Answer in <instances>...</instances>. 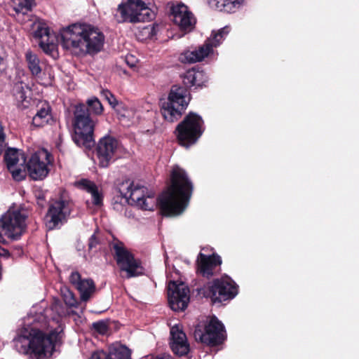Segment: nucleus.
Returning a JSON list of instances; mask_svg holds the SVG:
<instances>
[{
    "label": "nucleus",
    "instance_id": "412c9836",
    "mask_svg": "<svg viewBox=\"0 0 359 359\" xmlns=\"http://www.w3.org/2000/svg\"><path fill=\"white\" fill-rule=\"evenodd\" d=\"M130 351L126 346L119 343L111 344L109 353L103 351H97L91 354L89 359H131Z\"/></svg>",
    "mask_w": 359,
    "mask_h": 359
},
{
    "label": "nucleus",
    "instance_id": "ddd939ff",
    "mask_svg": "<svg viewBox=\"0 0 359 359\" xmlns=\"http://www.w3.org/2000/svg\"><path fill=\"white\" fill-rule=\"evenodd\" d=\"M168 298L172 310L184 311L189 302V289L183 282L171 280L168 285Z\"/></svg>",
    "mask_w": 359,
    "mask_h": 359
},
{
    "label": "nucleus",
    "instance_id": "2f4dec72",
    "mask_svg": "<svg viewBox=\"0 0 359 359\" xmlns=\"http://www.w3.org/2000/svg\"><path fill=\"white\" fill-rule=\"evenodd\" d=\"M12 6L16 13H26L34 6V0H11Z\"/></svg>",
    "mask_w": 359,
    "mask_h": 359
},
{
    "label": "nucleus",
    "instance_id": "2eb2a0df",
    "mask_svg": "<svg viewBox=\"0 0 359 359\" xmlns=\"http://www.w3.org/2000/svg\"><path fill=\"white\" fill-rule=\"evenodd\" d=\"M4 160L14 180L20 181L25 177L26 158L21 151L13 148H8L6 151Z\"/></svg>",
    "mask_w": 359,
    "mask_h": 359
},
{
    "label": "nucleus",
    "instance_id": "4c0bfd02",
    "mask_svg": "<svg viewBox=\"0 0 359 359\" xmlns=\"http://www.w3.org/2000/svg\"><path fill=\"white\" fill-rule=\"evenodd\" d=\"M4 239L0 236V243H4ZM0 257L8 258L11 257V253L7 250H6L4 248H1L0 247Z\"/></svg>",
    "mask_w": 359,
    "mask_h": 359
},
{
    "label": "nucleus",
    "instance_id": "a19ab883",
    "mask_svg": "<svg viewBox=\"0 0 359 359\" xmlns=\"http://www.w3.org/2000/svg\"><path fill=\"white\" fill-rule=\"evenodd\" d=\"M4 60L3 58L0 56V74L2 73V72L4 71Z\"/></svg>",
    "mask_w": 359,
    "mask_h": 359
},
{
    "label": "nucleus",
    "instance_id": "393cba45",
    "mask_svg": "<svg viewBox=\"0 0 359 359\" xmlns=\"http://www.w3.org/2000/svg\"><path fill=\"white\" fill-rule=\"evenodd\" d=\"M76 186L86 191L91 195L92 202L94 205L100 206L102 204V194L100 189L91 181L83 179L76 182Z\"/></svg>",
    "mask_w": 359,
    "mask_h": 359
},
{
    "label": "nucleus",
    "instance_id": "1a4fd4ad",
    "mask_svg": "<svg viewBox=\"0 0 359 359\" xmlns=\"http://www.w3.org/2000/svg\"><path fill=\"white\" fill-rule=\"evenodd\" d=\"M196 340L202 343L216 345L222 343L226 338L224 325L216 317H211L204 325H198L194 331Z\"/></svg>",
    "mask_w": 359,
    "mask_h": 359
},
{
    "label": "nucleus",
    "instance_id": "f257e3e1",
    "mask_svg": "<svg viewBox=\"0 0 359 359\" xmlns=\"http://www.w3.org/2000/svg\"><path fill=\"white\" fill-rule=\"evenodd\" d=\"M68 314L58 299L45 309V303L34 306L25 318V327L13 339L15 349L20 353L36 359L50 358L62 328V316Z\"/></svg>",
    "mask_w": 359,
    "mask_h": 359
},
{
    "label": "nucleus",
    "instance_id": "4be33fe9",
    "mask_svg": "<svg viewBox=\"0 0 359 359\" xmlns=\"http://www.w3.org/2000/svg\"><path fill=\"white\" fill-rule=\"evenodd\" d=\"M197 262L198 271L203 276L209 278L212 276L215 269L222 264V259L218 255L206 256L201 252L198 255Z\"/></svg>",
    "mask_w": 359,
    "mask_h": 359
},
{
    "label": "nucleus",
    "instance_id": "dca6fc26",
    "mask_svg": "<svg viewBox=\"0 0 359 359\" xmlns=\"http://www.w3.org/2000/svg\"><path fill=\"white\" fill-rule=\"evenodd\" d=\"M119 149V143L114 137L106 135L101 138L97 147L100 165L106 168L113 160Z\"/></svg>",
    "mask_w": 359,
    "mask_h": 359
},
{
    "label": "nucleus",
    "instance_id": "ea45409f",
    "mask_svg": "<svg viewBox=\"0 0 359 359\" xmlns=\"http://www.w3.org/2000/svg\"><path fill=\"white\" fill-rule=\"evenodd\" d=\"M153 31V27H144L143 29H142V32L144 34L149 36L151 32Z\"/></svg>",
    "mask_w": 359,
    "mask_h": 359
},
{
    "label": "nucleus",
    "instance_id": "f03ea898",
    "mask_svg": "<svg viewBox=\"0 0 359 359\" xmlns=\"http://www.w3.org/2000/svg\"><path fill=\"white\" fill-rule=\"evenodd\" d=\"M193 186L184 170L175 166L171 172V184L158 199L151 191L139 184L126 181L119 191L128 203L144 210H153L158 203L164 215L177 216L187 208Z\"/></svg>",
    "mask_w": 359,
    "mask_h": 359
},
{
    "label": "nucleus",
    "instance_id": "39448f33",
    "mask_svg": "<svg viewBox=\"0 0 359 359\" xmlns=\"http://www.w3.org/2000/svg\"><path fill=\"white\" fill-rule=\"evenodd\" d=\"M190 100V94L185 88L172 86L168 99L161 102V111L163 118L169 122L177 120L187 107Z\"/></svg>",
    "mask_w": 359,
    "mask_h": 359
},
{
    "label": "nucleus",
    "instance_id": "6ab92c4d",
    "mask_svg": "<svg viewBox=\"0 0 359 359\" xmlns=\"http://www.w3.org/2000/svg\"><path fill=\"white\" fill-rule=\"evenodd\" d=\"M34 36L39 40V46L46 53H50L55 49V36L51 34L48 27L42 22L34 24Z\"/></svg>",
    "mask_w": 359,
    "mask_h": 359
},
{
    "label": "nucleus",
    "instance_id": "f3484780",
    "mask_svg": "<svg viewBox=\"0 0 359 359\" xmlns=\"http://www.w3.org/2000/svg\"><path fill=\"white\" fill-rule=\"evenodd\" d=\"M171 17L173 22L182 30L190 31L195 23L192 13L183 4H178L172 7Z\"/></svg>",
    "mask_w": 359,
    "mask_h": 359
},
{
    "label": "nucleus",
    "instance_id": "7c9ffc66",
    "mask_svg": "<svg viewBox=\"0 0 359 359\" xmlns=\"http://www.w3.org/2000/svg\"><path fill=\"white\" fill-rule=\"evenodd\" d=\"M29 93V88L22 86V84L16 85L14 89V95L18 102V106L22 109L27 108L29 104V97L27 93Z\"/></svg>",
    "mask_w": 359,
    "mask_h": 359
},
{
    "label": "nucleus",
    "instance_id": "f704fd0d",
    "mask_svg": "<svg viewBox=\"0 0 359 359\" xmlns=\"http://www.w3.org/2000/svg\"><path fill=\"white\" fill-rule=\"evenodd\" d=\"M102 95L114 109L121 104L118 102L116 97L109 90H103Z\"/></svg>",
    "mask_w": 359,
    "mask_h": 359
},
{
    "label": "nucleus",
    "instance_id": "37998d69",
    "mask_svg": "<svg viewBox=\"0 0 359 359\" xmlns=\"http://www.w3.org/2000/svg\"><path fill=\"white\" fill-rule=\"evenodd\" d=\"M39 198H41V199L43 200V196L42 197H39Z\"/></svg>",
    "mask_w": 359,
    "mask_h": 359
},
{
    "label": "nucleus",
    "instance_id": "7ed1b4c3",
    "mask_svg": "<svg viewBox=\"0 0 359 359\" xmlns=\"http://www.w3.org/2000/svg\"><path fill=\"white\" fill-rule=\"evenodd\" d=\"M62 46L75 55L95 54L101 50L104 36L96 27L86 23L72 24L60 30Z\"/></svg>",
    "mask_w": 359,
    "mask_h": 359
},
{
    "label": "nucleus",
    "instance_id": "bb28decb",
    "mask_svg": "<svg viewBox=\"0 0 359 359\" xmlns=\"http://www.w3.org/2000/svg\"><path fill=\"white\" fill-rule=\"evenodd\" d=\"M230 29L229 27H224L217 31H212L211 35L205 41L203 45L205 48H208L210 50V55L213 54V48L219 46L224 40L227 34H229Z\"/></svg>",
    "mask_w": 359,
    "mask_h": 359
},
{
    "label": "nucleus",
    "instance_id": "423d86ee",
    "mask_svg": "<svg viewBox=\"0 0 359 359\" xmlns=\"http://www.w3.org/2000/svg\"><path fill=\"white\" fill-rule=\"evenodd\" d=\"M205 130L204 122L198 114L189 112L176 128V136L180 144L189 148L194 144Z\"/></svg>",
    "mask_w": 359,
    "mask_h": 359
},
{
    "label": "nucleus",
    "instance_id": "79ce46f5",
    "mask_svg": "<svg viewBox=\"0 0 359 359\" xmlns=\"http://www.w3.org/2000/svg\"><path fill=\"white\" fill-rule=\"evenodd\" d=\"M16 250H17L16 255L21 256V255L22 254V250L21 249V248L18 247L16 248Z\"/></svg>",
    "mask_w": 359,
    "mask_h": 359
},
{
    "label": "nucleus",
    "instance_id": "5701e85b",
    "mask_svg": "<svg viewBox=\"0 0 359 359\" xmlns=\"http://www.w3.org/2000/svg\"><path fill=\"white\" fill-rule=\"evenodd\" d=\"M210 56V50L203 46L194 50H186L182 53L179 60L183 63H194L203 60Z\"/></svg>",
    "mask_w": 359,
    "mask_h": 359
},
{
    "label": "nucleus",
    "instance_id": "b1692460",
    "mask_svg": "<svg viewBox=\"0 0 359 359\" xmlns=\"http://www.w3.org/2000/svg\"><path fill=\"white\" fill-rule=\"evenodd\" d=\"M53 121L50 107L46 102H41L39 109L33 117L32 123L36 127H43Z\"/></svg>",
    "mask_w": 359,
    "mask_h": 359
},
{
    "label": "nucleus",
    "instance_id": "473e14b6",
    "mask_svg": "<svg viewBox=\"0 0 359 359\" xmlns=\"http://www.w3.org/2000/svg\"><path fill=\"white\" fill-rule=\"evenodd\" d=\"M61 294L62 299L69 307H76L78 305L77 299H76L74 293L70 291L67 287L61 288Z\"/></svg>",
    "mask_w": 359,
    "mask_h": 359
},
{
    "label": "nucleus",
    "instance_id": "a211bd4d",
    "mask_svg": "<svg viewBox=\"0 0 359 359\" xmlns=\"http://www.w3.org/2000/svg\"><path fill=\"white\" fill-rule=\"evenodd\" d=\"M170 348L173 353L178 355H184L189 351V344L187 336L179 325L170 329Z\"/></svg>",
    "mask_w": 359,
    "mask_h": 359
},
{
    "label": "nucleus",
    "instance_id": "aec40b11",
    "mask_svg": "<svg viewBox=\"0 0 359 359\" xmlns=\"http://www.w3.org/2000/svg\"><path fill=\"white\" fill-rule=\"evenodd\" d=\"M70 283L79 290L81 301L87 302L95 291V285L91 279H82L76 272H72L69 276Z\"/></svg>",
    "mask_w": 359,
    "mask_h": 359
},
{
    "label": "nucleus",
    "instance_id": "6e6552de",
    "mask_svg": "<svg viewBox=\"0 0 359 359\" xmlns=\"http://www.w3.org/2000/svg\"><path fill=\"white\" fill-rule=\"evenodd\" d=\"M199 293L212 302H222L233 299L238 294V287L229 276H223L201 288Z\"/></svg>",
    "mask_w": 359,
    "mask_h": 359
},
{
    "label": "nucleus",
    "instance_id": "72a5a7b5",
    "mask_svg": "<svg viewBox=\"0 0 359 359\" xmlns=\"http://www.w3.org/2000/svg\"><path fill=\"white\" fill-rule=\"evenodd\" d=\"M89 111L96 115H100L103 111V107L100 100L96 97H93L87 101Z\"/></svg>",
    "mask_w": 359,
    "mask_h": 359
},
{
    "label": "nucleus",
    "instance_id": "c756f323",
    "mask_svg": "<svg viewBox=\"0 0 359 359\" xmlns=\"http://www.w3.org/2000/svg\"><path fill=\"white\" fill-rule=\"evenodd\" d=\"M25 59L31 74L35 77H39L42 69L38 56L32 51L27 50L25 53Z\"/></svg>",
    "mask_w": 359,
    "mask_h": 359
},
{
    "label": "nucleus",
    "instance_id": "f8f14e48",
    "mask_svg": "<svg viewBox=\"0 0 359 359\" xmlns=\"http://www.w3.org/2000/svg\"><path fill=\"white\" fill-rule=\"evenodd\" d=\"M115 259L118 266L126 272L127 278L138 276L143 273V268L140 262L135 259L121 244L114 245Z\"/></svg>",
    "mask_w": 359,
    "mask_h": 359
},
{
    "label": "nucleus",
    "instance_id": "c85d7f7f",
    "mask_svg": "<svg viewBox=\"0 0 359 359\" xmlns=\"http://www.w3.org/2000/svg\"><path fill=\"white\" fill-rule=\"evenodd\" d=\"M118 115L119 119L123 122H126L127 125L135 123L137 121L139 116L136 111L133 109L120 104L115 109Z\"/></svg>",
    "mask_w": 359,
    "mask_h": 359
},
{
    "label": "nucleus",
    "instance_id": "4468645a",
    "mask_svg": "<svg viewBox=\"0 0 359 359\" xmlns=\"http://www.w3.org/2000/svg\"><path fill=\"white\" fill-rule=\"evenodd\" d=\"M70 214V208L67 202L64 201H56L49 207L45 217V223L47 229H54L60 226L66 222Z\"/></svg>",
    "mask_w": 359,
    "mask_h": 359
},
{
    "label": "nucleus",
    "instance_id": "e433bc0d",
    "mask_svg": "<svg viewBox=\"0 0 359 359\" xmlns=\"http://www.w3.org/2000/svg\"><path fill=\"white\" fill-rule=\"evenodd\" d=\"M126 62L129 67H133L136 65L137 59L133 55H128L126 57Z\"/></svg>",
    "mask_w": 359,
    "mask_h": 359
},
{
    "label": "nucleus",
    "instance_id": "58836bf2",
    "mask_svg": "<svg viewBox=\"0 0 359 359\" xmlns=\"http://www.w3.org/2000/svg\"><path fill=\"white\" fill-rule=\"evenodd\" d=\"M97 243V238L95 234L92 235L89 240V248H93L96 246Z\"/></svg>",
    "mask_w": 359,
    "mask_h": 359
},
{
    "label": "nucleus",
    "instance_id": "cd10ccee",
    "mask_svg": "<svg viewBox=\"0 0 359 359\" xmlns=\"http://www.w3.org/2000/svg\"><path fill=\"white\" fill-rule=\"evenodd\" d=\"M206 81L205 74L203 71H196L194 69L187 71L183 77V82L188 87H201Z\"/></svg>",
    "mask_w": 359,
    "mask_h": 359
},
{
    "label": "nucleus",
    "instance_id": "0eeeda50",
    "mask_svg": "<svg viewBox=\"0 0 359 359\" xmlns=\"http://www.w3.org/2000/svg\"><path fill=\"white\" fill-rule=\"evenodd\" d=\"M154 15L144 0H127L118 5L115 18L118 22H137L151 20Z\"/></svg>",
    "mask_w": 359,
    "mask_h": 359
},
{
    "label": "nucleus",
    "instance_id": "20e7f679",
    "mask_svg": "<svg viewBox=\"0 0 359 359\" xmlns=\"http://www.w3.org/2000/svg\"><path fill=\"white\" fill-rule=\"evenodd\" d=\"M95 122L90 117L88 109L83 104L75 107L73 139L79 146L90 148L94 145L93 130Z\"/></svg>",
    "mask_w": 359,
    "mask_h": 359
},
{
    "label": "nucleus",
    "instance_id": "9b49d317",
    "mask_svg": "<svg viewBox=\"0 0 359 359\" xmlns=\"http://www.w3.org/2000/svg\"><path fill=\"white\" fill-rule=\"evenodd\" d=\"M50 154L46 149H40L32 154L27 165L28 174L34 180H41L49 172L48 165L50 163Z\"/></svg>",
    "mask_w": 359,
    "mask_h": 359
},
{
    "label": "nucleus",
    "instance_id": "a878e982",
    "mask_svg": "<svg viewBox=\"0 0 359 359\" xmlns=\"http://www.w3.org/2000/svg\"><path fill=\"white\" fill-rule=\"evenodd\" d=\"M209 6L218 10L226 13H234L244 3V0H207Z\"/></svg>",
    "mask_w": 359,
    "mask_h": 359
},
{
    "label": "nucleus",
    "instance_id": "9d476101",
    "mask_svg": "<svg viewBox=\"0 0 359 359\" xmlns=\"http://www.w3.org/2000/svg\"><path fill=\"white\" fill-rule=\"evenodd\" d=\"M26 215L18 210H8L0 219V229L8 238L18 239L26 229Z\"/></svg>",
    "mask_w": 359,
    "mask_h": 359
},
{
    "label": "nucleus",
    "instance_id": "c9c22d12",
    "mask_svg": "<svg viewBox=\"0 0 359 359\" xmlns=\"http://www.w3.org/2000/svg\"><path fill=\"white\" fill-rule=\"evenodd\" d=\"M93 327L100 334H104L107 330V326L103 322L94 323Z\"/></svg>",
    "mask_w": 359,
    "mask_h": 359
}]
</instances>
